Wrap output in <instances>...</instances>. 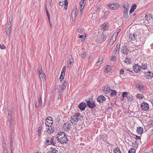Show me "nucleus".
<instances>
[{"mask_svg": "<svg viewBox=\"0 0 153 153\" xmlns=\"http://www.w3.org/2000/svg\"><path fill=\"white\" fill-rule=\"evenodd\" d=\"M100 7H96L94 8V10L96 11H98V10L99 9Z\"/></svg>", "mask_w": 153, "mask_h": 153, "instance_id": "58", "label": "nucleus"}, {"mask_svg": "<svg viewBox=\"0 0 153 153\" xmlns=\"http://www.w3.org/2000/svg\"><path fill=\"white\" fill-rule=\"evenodd\" d=\"M103 29H104V30H107L108 29V25H103Z\"/></svg>", "mask_w": 153, "mask_h": 153, "instance_id": "44", "label": "nucleus"}, {"mask_svg": "<svg viewBox=\"0 0 153 153\" xmlns=\"http://www.w3.org/2000/svg\"><path fill=\"white\" fill-rule=\"evenodd\" d=\"M14 114L12 111H8V119L10 123L9 126L11 129L10 135L12 136L13 130L14 129V123L13 122Z\"/></svg>", "mask_w": 153, "mask_h": 153, "instance_id": "1", "label": "nucleus"}, {"mask_svg": "<svg viewBox=\"0 0 153 153\" xmlns=\"http://www.w3.org/2000/svg\"><path fill=\"white\" fill-rule=\"evenodd\" d=\"M113 37L112 36L111 39L110 40V41L108 44L109 45H113L116 40V37H115L114 38V39H113Z\"/></svg>", "mask_w": 153, "mask_h": 153, "instance_id": "24", "label": "nucleus"}, {"mask_svg": "<svg viewBox=\"0 0 153 153\" xmlns=\"http://www.w3.org/2000/svg\"><path fill=\"white\" fill-rule=\"evenodd\" d=\"M116 57L114 56H112L111 57V60H113V61H115L116 60Z\"/></svg>", "mask_w": 153, "mask_h": 153, "instance_id": "51", "label": "nucleus"}, {"mask_svg": "<svg viewBox=\"0 0 153 153\" xmlns=\"http://www.w3.org/2000/svg\"><path fill=\"white\" fill-rule=\"evenodd\" d=\"M102 62V58H100L99 59L98 61L96 64V65L97 66H99L100 65Z\"/></svg>", "mask_w": 153, "mask_h": 153, "instance_id": "33", "label": "nucleus"}, {"mask_svg": "<svg viewBox=\"0 0 153 153\" xmlns=\"http://www.w3.org/2000/svg\"><path fill=\"white\" fill-rule=\"evenodd\" d=\"M77 9L76 8H75L74 9L72 12L71 13V17L72 21H74L76 18V12Z\"/></svg>", "mask_w": 153, "mask_h": 153, "instance_id": "10", "label": "nucleus"}, {"mask_svg": "<svg viewBox=\"0 0 153 153\" xmlns=\"http://www.w3.org/2000/svg\"><path fill=\"white\" fill-rule=\"evenodd\" d=\"M81 57L83 58H85L86 57V53L85 52H83L81 54Z\"/></svg>", "mask_w": 153, "mask_h": 153, "instance_id": "45", "label": "nucleus"}, {"mask_svg": "<svg viewBox=\"0 0 153 153\" xmlns=\"http://www.w3.org/2000/svg\"><path fill=\"white\" fill-rule=\"evenodd\" d=\"M37 71L39 75L43 73L42 68L40 67V66H39V67L38 68Z\"/></svg>", "mask_w": 153, "mask_h": 153, "instance_id": "34", "label": "nucleus"}, {"mask_svg": "<svg viewBox=\"0 0 153 153\" xmlns=\"http://www.w3.org/2000/svg\"><path fill=\"white\" fill-rule=\"evenodd\" d=\"M141 108L144 111H146L149 109L148 104L146 102H143L141 105Z\"/></svg>", "mask_w": 153, "mask_h": 153, "instance_id": "6", "label": "nucleus"}, {"mask_svg": "<svg viewBox=\"0 0 153 153\" xmlns=\"http://www.w3.org/2000/svg\"><path fill=\"white\" fill-rule=\"evenodd\" d=\"M118 4L117 3H115L114 4H112L109 5L108 7L111 9L116 10L117 9V8L119 7Z\"/></svg>", "mask_w": 153, "mask_h": 153, "instance_id": "13", "label": "nucleus"}, {"mask_svg": "<svg viewBox=\"0 0 153 153\" xmlns=\"http://www.w3.org/2000/svg\"><path fill=\"white\" fill-rule=\"evenodd\" d=\"M86 107V104L84 102H82L80 103L78 105V108L79 109L82 111L85 110Z\"/></svg>", "mask_w": 153, "mask_h": 153, "instance_id": "12", "label": "nucleus"}, {"mask_svg": "<svg viewBox=\"0 0 153 153\" xmlns=\"http://www.w3.org/2000/svg\"><path fill=\"white\" fill-rule=\"evenodd\" d=\"M71 124L68 122L66 123L63 126V128L64 131H68L71 130Z\"/></svg>", "mask_w": 153, "mask_h": 153, "instance_id": "4", "label": "nucleus"}, {"mask_svg": "<svg viewBox=\"0 0 153 153\" xmlns=\"http://www.w3.org/2000/svg\"><path fill=\"white\" fill-rule=\"evenodd\" d=\"M137 131L138 134H142L143 132V128L139 127L137 128Z\"/></svg>", "mask_w": 153, "mask_h": 153, "instance_id": "23", "label": "nucleus"}, {"mask_svg": "<svg viewBox=\"0 0 153 153\" xmlns=\"http://www.w3.org/2000/svg\"><path fill=\"white\" fill-rule=\"evenodd\" d=\"M137 87L141 93H143L144 92V91L140 84L137 85Z\"/></svg>", "mask_w": 153, "mask_h": 153, "instance_id": "29", "label": "nucleus"}, {"mask_svg": "<svg viewBox=\"0 0 153 153\" xmlns=\"http://www.w3.org/2000/svg\"><path fill=\"white\" fill-rule=\"evenodd\" d=\"M135 149L134 148H132L128 151V153H135Z\"/></svg>", "mask_w": 153, "mask_h": 153, "instance_id": "39", "label": "nucleus"}, {"mask_svg": "<svg viewBox=\"0 0 153 153\" xmlns=\"http://www.w3.org/2000/svg\"><path fill=\"white\" fill-rule=\"evenodd\" d=\"M147 64H145L142 65L141 68H142L143 69L145 70L147 69Z\"/></svg>", "mask_w": 153, "mask_h": 153, "instance_id": "40", "label": "nucleus"}, {"mask_svg": "<svg viewBox=\"0 0 153 153\" xmlns=\"http://www.w3.org/2000/svg\"><path fill=\"white\" fill-rule=\"evenodd\" d=\"M82 116L79 113H76V115L72 116L71 117V122L72 123L75 124L77 123L80 118H82Z\"/></svg>", "mask_w": 153, "mask_h": 153, "instance_id": "2", "label": "nucleus"}, {"mask_svg": "<svg viewBox=\"0 0 153 153\" xmlns=\"http://www.w3.org/2000/svg\"><path fill=\"white\" fill-rule=\"evenodd\" d=\"M58 151L56 150V148H51L48 153H57Z\"/></svg>", "mask_w": 153, "mask_h": 153, "instance_id": "25", "label": "nucleus"}, {"mask_svg": "<svg viewBox=\"0 0 153 153\" xmlns=\"http://www.w3.org/2000/svg\"><path fill=\"white\" fill-rule=\"evenodd\" d=\"M97 100L98 102L100 103L103 102V101H105L106 99L104 96L101 95L97 98Z\"/></svg>", "mask_w": 153, "mask_h": 153, "instance_id": "16", "label": "nucleus"}, {"mask_svg": "<svg viewBox=\"0 0 153 153\" xmlns=\"http://www.w3.org/2000/svg\"><path fill=\"white\" fill-rule=\"evenodd\" d=\"M86 102L87 105L90 108H93L96 106L94 102L93 101L87 100Z\"/></svg>", "mask_w": 153, "mask_h": 153, "instance_id": "8", "label": "nucleus"}, {"mask_svg": "<svg viewBox=\"0 0 153 153\" xmlns=\"http://www.w3.org/2000/svg\"><path fill=\"white\" fill-rule=\"evenodd\" d=\"M39 75L40 77H41L42 78H45V76L44 72H43L41 74H39Z\"/></svg>", "mask_w": 153, "mask_h": 153, "instance_id": "46", "label": "nucleus"}, {"mask_svg": "<svg viewBox=\"0 0 153 153\" xmlns=\"http://www.w3.org/2000/svg\"><path fill=\"white\" fill-rule=\"evenodd\" d=\"M66 134L63 132H59L57 135V140L59 142V140L62 139L65 136Z\"/></svg>", "mask_w": 153, "mask_h": 153, "instance_id": "5", "label": "nucleus"}, {"mask_svg": "<svg viewBox=\"0 0 153 153\" xmlns=\"http://www.w3.org/2000/svg\"><path fill=\"white\" fill-rule=\"evenodd\" d=\"M68 137L65 135L63 138L59 140V142L62 144L66 143L68 142Z\"/></svg>", "mask_w": 153, "mask_h": 153, "instance_id": "15", "label": "nucleus"}, {"mask_svg": "<svg viewBox=\"0 0 153 153\" xmlns=\"http://www.w3.org/2000/svg\"><path fill=\"white\" fill-rule=\"evenodd\" d=\"M44 143L47 146L51 144L53 145L54 144L53 141L51 139V140L46 139Z\"/></svg>", "mask_w": 153, "mask_h": 153, "instance_id": "18", "label": "nucleus"}, {"mask_svg": "<svg viewBox=\"0 0 153 153\" xmlns=\"http://www.w3.org/2000/svg\"><path fill=\"white\" fill-rule=\"evenodd\" d=\"M86 0H81V1L80 2V5H85L86 3Z\"/></svg>", "mask_w": 153, "mask_h": 153, "instance_id": "38", "label": "nucleus"}, {"mask_svg": "<svg viewBox=\"0 0 153 153\" xmlns=\"http://www.w3.org/2000/svg\"><path fill=\"white\" fill-rule=\"evenodd\" d=\"M120 48V45L119 44H118L116 48L113 52V54H115L116 53H118L119 52V49Z\"/></svg>", "mask_w": 153, "mask_h": 153, "instance_id": "21", "label": "nucleus"}, {"mask_svg": "<svg viewBox=\"0 0 153 153\" xmlns=\"http://www.w3.org/2000/svg\"><path fill=\"white\" fill-rule=\"evenodd\" d=\"M11 137L10 138V150L11 151H12V148L13 146V141L12 140V136H11Z\"/></svg>", "mask_w": 153, "mask_h": 153, "instance_id": "37", "label": "nucleus"}, {"mask_svg": "<svg viewBox=\"0 0 153 153\" xmlns=\"http://www.w3.org/2000/svg\"><path fill=\"white\" fill-rule=\"evenodd\" d=\"M121 52L123 53H126V54H128V50L126 46H124L121 48Z\"/></svg>", "mask_w": 153, "mask_h": 153, "instance_id": "20", "label": "nucleus"}, {"mask_svg": "<svg viewBox=\"0 0 153 153\" xmlns=\"http://www.w3.org/2000/svg\"><path fill=\"white\" fill-rule=\"evenodd\" d=\"M37 135L39 137L41 135V130H38L37 131Z\"/></svg>", "mask_w": 153, "mask_h": 153, "instance_id": "55", "label": "nucleus"}, {"mask_svg": "<svg viewBox=\"0 0 153 153\" xmlns=\"http://www.w3.org/2000/svg\"><path fill=\"white\" fill-rule=\"evenodd\" d=\"M110 88L108 86L104 87L103 88V92L105 94H108L111 91Z\"/></svg>", "mask_w": 153, "mask_h": 153, "instance_id": "19", "label": "nucleus"}, {"mask_svg": "<svg viewBox=\"0 0 153 153\" xmlns=\"http://www.w3.org/2000/svg\"><path fill=\"white\" fill-rule=\"evenodd\" d=\"M11 25H10V24H9V27L7 28L6 29V32L7 33V36H9L10 35V30L11 29Z\"/></svg>", "mask_w": 153, "mask_h": 153, "instance_id": "22", "label": "nucleus"}, {"mask_svg": "<svg viewBox=\"0 0 153 153\" xmlns=\"http://www.w3.org/2000/svg\"><path fill=\"white\" fill-rule=\"evenodd\" d=\"M128 94V93L127 92H124L123 93L122 96L123 97H126L127 96Z\"/></svg>", "mask_w": 153, "mask_h": 153, "instance_id": "42", "label": "nucleus"}, {"mask_svg": "<svg viewBox=\"0 0 153 153\" xmlns=\"http://www.w3.org/2000/svg\"><path fill=\"white\" fill-rule=\"evenodd\" d=\"M144 76L147 79H151L153 77V73L148 71V72L144 73Z\"/></svg>", "mask_w": 153, "mask_h": 153, "instance_id": "9", "label": "nucleus"}, {"mask_svg": "<svg viewBox=\"0 0 153 153\" xmlns=\"http://www.w3.org/2000/svg\"><path fill=\"white\" fill-rule=\"evenodd\" d=\"M114 153H121V152L118 148H115L113 151Z\"/></svg>", "mask_w": 153, "mask_h": 153, "instance_id": "36", "label": "nucleus"}, {"mask_svg": "<svg viewBox=\"0 0 153 153\" xmlns=\"http://www.w3.org/2000/svg\"><path fill=\"white\" fill-rule=\"evenodd\" d=\"M46 12H47V16H48V19L49 20V21L50 22V16H49V13H48V11L46 9Z\"/></svg>", "mask_w": 153, "mask_h": 153, "instance_id": "49", "label": "nucleus"}, {"mask_svg": "<svg viewBox=\"0 0 153 153\" xmlns=\"http://www.w3.org/2000/svg\"><path fill=\"white\" fill-rule=\"evenodd\" d=\"M64 4L63 1H60L59 2V5L60 6H62Z\"/></svg>", "mask_w": 153, "mask_h": 153, "instance_id": "60", "label": "nucleus"}, {"mask_svg": "<svg viewBox=\"0 0 153 153\" xmlns=\"http://www.w3.org/2000/svg\"><path fill=\"white\" fill-rule=\"evenodd\" d=\"M65 75V72H61V74L60 76V77L62 78H64Z\"/></svg>", "mask_w": 153, "mask_h": 153, "instance_id": "47", "label": "nucleus"}, {"mask_svg": "<svg viewBox=\"0 0 153 153\" xmlns=\"http://www.w3.org/2000/svg\"><path fill=\"white\" fill-rule=\"evenodd\" d=\"M125 62L127 64H130L131 62V61L130 59L126 58L125 59Z\"/></svg>", "mask_w": 153, "mask_h": 153, "instance_id": "32", "label": "nucleus"}, {"mask_svg": "<svg viewBox=\"0 0 153 153\" xmlns=\"http://www.w3.org/2000/svg\"><path fill=\"white\" fill-rule=\"evenodd\" d=\"M39 101V106H41L42 105V97L41 96H40V97L38 99Z\"/></svg>", "mask_w": 153, "mask_h": 153, "instance_id": "43", "label": "nucleus"}, {"mask_svg": "<svg viewBox=\"0 0 153 153\" xmlns=\"http://www.w3.org/2000/svg\"><path fill=\"white\" fill-rule=\"evenodd\" d=\"M73 59L72 58L69 59V61L68 62V66L70 68L71 66V65L73 64Z\"/></svg>", "mask_w": 153, "mask_h": 153, "instance_id": "27", "label": "nucleus"}, {"mask_svg": "<svg viewBox=\"0 0 153 153\" xmlns=\"http://www.w3.org/2000/svg\"><path fill=\"white\" fill-rule=\"evenodd\" d=\"M111 69V67L109 65H107L106 67L105 71L106 72L108 73L110 71Z\"/></svg>", "mask_w": 153, "mask_h": 153, "instance_id": "35", "label": "nucleus"}, {"mask_svg": "<svg viewBox=\"0 0 153 153\" xmlns=\"http://www.w3.org/2000/svg\"><path fill=\"white\" fill-rule=\"evenodd\" d=\"M137 34L135 33L132 35L131 33L130 35L129 38L131 41H135L136 40L137 38Z\"/></svg>", "mask_w": 153, "mask_h": 153, "instance_id": "17", "label": "nucleus"}, {"mask_svg": "<svg viewBox=\"0 0 153 153\" xmlns=\"http://www.w3.org/2000/svg\"><path fill=\"white\" fill-rule=\"evenodd\" d=\"M124 73V70L123 69H121L120 71V75H122Z\"/></svg>", "mask_w": 153, "mask_h": 153, "instance_id": "50", "label": "nucleus"}, {"mask_svg": "<svg viewBox=\"0 0 153 153\" xmlns=\"http://www.w3.org/2000/svg\"><path fill=\"white\" fill-rule=\"evenodd\" d=\"M133 70L132 69V68H128L127 69V71H128L130 72H132Z\"/></svg>", "mask_w": 153, "mask_h": 153, "instance_id": "63", "label": "nucleus"}, {"mask_svg": "<svg viewBox=\"0 0 153 153\" xmlns=\"http://www.w3.org/2000/svg\"><path fill=\"white\" fill-rule=\"evenodd\" d=\"M2 146H3V149H8L7 145L6 143V142L5 140L4 139H3L2 141Z\"/></svg>", "mask_w": 153, "mask_h": 153, "instance_id": "31", "label": "nucleus"}, {"mask_svg": "<svg viewBox=\"0 0 153 153\" xmlns=\"http://www.w3.org/2000/svg\"><path fill=\"white\" fill-rule=\"evenodd\" d=\"M143 97V95L140 94H137L136 95V97L138 98L139 99H142Z\"/></svg>", "mask_w": 153, "mask_h": 153, "instance_id": "41", "label": "nucleus"}, {"mask_svg": "<svg viewBox=\"0 0 153 153\" xmlns=\"http://www.w3.org/2000/svg\"><path fill=\"white\" fill-rule=\"evenodd\" d=\"M8 149H3V153H8Z\"/></svg>", "mask_w": 153, "mask_h": 153, "instance_id": "53", "label": "nucleus"}, {"mask_svg": "<svg viewBox=\"0 0 153 153\" xmlns=\"http://www.w3.org/2000/svg\"><path fill=\"white\" fill-rule=\"evenodd\" d=\"M0 48L2 49H5V47L3 44H2V45H1L0 44Z\"/></svg>", "mask_w": 153, "mask_h": 153, "instance_id": "48", "label": "nucleus"}, {"mask_svg": "<svg viewBox=\"0 0 153 153\" xmlns=\"http://www.w3.org/2000/svg\"><path fill=\"white\" fill-rule=\"evenodd\" d=\"M53 137H52V136H50L49 137H47L46 138V139H49L51 140V139L52 140H53Z\"/></svg>", "mask_w": 153, "mask_h": 153, "instance_id": "56", "label": "nucleus"}, {"mask_svg": "<svg viewBox=\"0 0 153 153\" xmlns=\"http://www.w3.org/2000/svg\"><path fill=\"white\" fill-rule=\"evenodd\" d=\"M63 2L64 4H65V6H67L68 3L67 0H65V1Z\"/></svg>", "mask_w": 153, "mask_h": 153, "instance_id": "52", "label": "nucleus"}, {"mask_svg": "<svg viewBox=\"0 0 153 153\" xmlns=\"http://www.w3.org/2000/svg\"><path fill=\"white\" fill-rule=\"evenodd\" d=\"M110 91L111 92L110 94L111 97H114L117 95V92L115 90L111 89Z\"/></svg>", "mask_w": 153, "mask_h": 153, "instance_id": "28", "label": "nucleus"}, {"mask_svg": "<svg viewBox=\"0 0 153 153\" xmlns=\"http://www.w3.org/2000/svg\"><path fill=\"white\" fill-rule=\"evenodd\" d=\"M137 7V5L135 4H134L131 6V8L130 10V13H131L133 12L134 10L136 9Z\"/></svg>", "mask_w": 153, "mask_h": 153, "instance_id": "26", "label": "nucleus"}, {"mask_svg": "<svg viewBox=\"0 0 153 153\" xmlns=\"http://www.w3.org/2000/svg\"><path fill=\"white\" fill-rule=\"evenodd\" d=\"M80 11H81V10H83L84 7L85 6V5H83V6H82V5H80Z\"/></svg>", "mask_w": 153, "mask_h": 153, "instance_id": "59", "label": "nucleus"}, {"mask_svg": "<svg viewBox=\"0 0 153 153\" xmlns=\"http://www.w3.org/2000/svg\"><path fill=\"white\" fill-rule=\"evenodd\" d=\"M67 83L66 81L64 82L63 83V85L62 86L61 89V91H62L63 92L64 91V90L65 88L67 86Z\"/></svg>", "mask_w": 153, "mask_h": 153, "instance_id": "30", "label": "nucleus"}, {"mask_svg": "<svg viewBox=\"0 0 153 153\" xmlns=\"http://www.w3.org/2000/svg\"><path fill=\"white\" fill-rule=\"evenodd\" d=\"M48 128V132L50 134H53L55 131V128L52 126H49Z\"/></svg>", "mask_w": 153, "mask_h": 153, "instance_id": "14", "label": "nucleus"}, {"mask_svg": "<svg viewBox=\"0 0 153 153\" xmlns=\"http://www.w3.org/2000/svg\"><path fill=\"white\" fill-rule=\"evenodd\" d=\"M129 7V5L128 4L126 6V7H125V6H124V11L123 16L125 18H127L128 17V9Z\"/></svg>", "mask_w": 153, "mask_h": 153, "instance_id": "7", "label": "nucleus"}, {"mask_svg": "<svg viewBox=\"0 0 153 153\" xmlns=\"http://www.w3.org/2000/svg\"><path fill=\"white\" fill-rule=\"evenodd\" d=\"M150 16L149 15V14H148V15H146L145 16V19L147 20L149 18H150Z\"/></svg>", "mask_w": 153, "mask_h": 153, "instance_id": "54", "label": "nucleus"}, {"mask_svg": "<svg viewBox=\"0 0 153 153\" xmlns=\"http://www.w3.org/2000/svg\"><path fill=\"white\" fill-rule=\"evenodd\" d=\"M136 140H140L141 138L140 137H139L137 136L136 135V137L135 138Z\"/></svg>", "mask_w": 153, "mask_h": 153, "instance_id": "62", "label": "nucleus"}, {"mask_svg": "<svg viewBox=\"0 0 153 153\" xmlns=\"http://www.w3.org/2000/svg\"><path fill=\"white\" fill-rule=\"evenodd\" d=\"M141 69V66L138 65V64L135 65L133 66L134 71L136 73H138L140 71Z\"/></svg>", "mask_w": 153, "mask_h": 153, "instance_id": "11", "label": "nucleus"}, {"mask_svg": "<svg viewBox=\"0 0 153 153\" xmlns=\"http://www.w3.org/2000/svg\"><path fill=\"white\" fill-rule=\"evenodd\" d=\"M52 119V117H50L47 118L45 121L46 126H52L53 123Z\"/></svg>", "mask_w": 153, "mask_h": 153, "instance_id": "3", "label": "nucleus"}, {"mask_svg": "<svg viewBox=\"0 0 153 153\" xmlns=\"http://www.w3.org/2000/svg\"><path fill=\"white\" fill-rule=\"evenodd\" d=\"M66 67L65 66L63 67V68L62 70V72H63L65 73V70H66Z\"/></svg>", "mask_w": 153, "mask_h": 153, "instance_id": "57", "label": "nucleus"}, {"mask_svg": "<svg viewBox=\"0 0 153 153\" xmlns=\"http://www.w3.org/2000/svg\"><path fill=\"white\" fill-rule=\"evenodd\" d=\"M109 12L108 11H107L104 14V15H108L109 14Z\"/></svg>", "mask_w": 153, "mask_h": 153, "instance_id": "64", "label": "nucleus"}, {"mask_svg": "<svg viewBox=\"0 0 153 153\" xmlns=\"http://www.w3.org/2000/svg\"><path fill=\"white\" fill-rule=\"evenodd\" d=\"M78 31L79 33H82L83 31L82 29H78Z\"/></svg>", "mask_w": 153, "mask_h": 153, "instance_id": "61", "label": "nucleus"}]
</instances>
